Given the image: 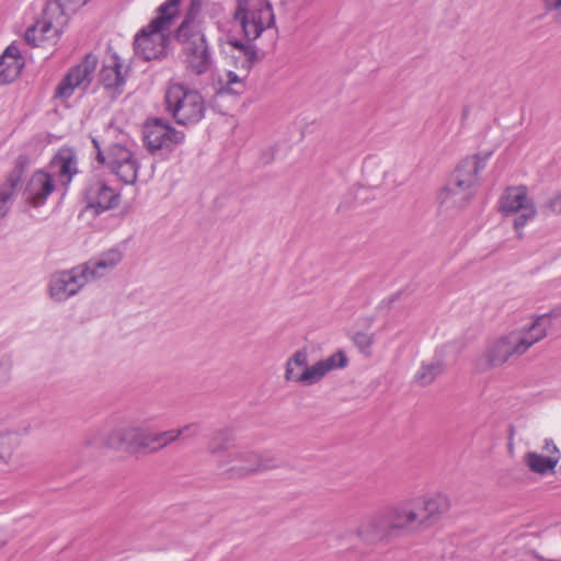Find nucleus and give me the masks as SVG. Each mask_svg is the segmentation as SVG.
<instances>
[{"instance_id":"obj_1","label":"nucleus","mask_w":561,"mask_h":561,"mask_svg":"<svg viewBox=\"0 0 561 561\" xmlns=\"http://www.w3.org/2000/svg\"><path fill=\"white\" fill-rule=\"evenodd\" d=\"M547 322V316H541L522 328L501 335L476 358V368L479 371H486L503 366L513 357L524 355L533 345L546 337Z\"/></svg>"},{"instance_id":"obj_2","label":"nucleus","mask_w":561,"mask_h":561,"mask_svg":"<svg viewBox=\"0 0 561 561\" xmlns=\"http://www.w3.org/2000/svg\"><path fill=\"white\" fill-rule=\"evenodd\" d=\"M83 444L88 447L126 451L157 453L165 448L162 432H152L140 425L93 430L85 435Z\"/></svg>"},{"instance_id":"obj_3","label":"nucleus","mask_w":561,"mask_h":561,"mask_svg":"<svg viewBox=\"0 0 561 561\" xmlns=\"http://www.w3.org/2000/svg\"><path fill=\"white\" fill-rule=\"evenodd\" d=\"M492 152L478 153L463 159L446 186L438 194L442 209L460 210L468 206L478 185V174L484 169Z\"/></svg>"},{"instance_id":"obj_4","label":"nucleus","mask_w":561,"mask_h":561,"mask_svg":"<svg viewBox=\"0 0 561 561\" xmlns=\"http://www.w3.org/2000/svg\"><path fill=\"white\" fill-rule=\"evenodd\" d=\"M175 38L181 45L186 69L197 76L210 71L214 59L204 27L190 13L176 30Z\"/></svg>"},{"instance_id":"obj_5","label":"nucleus","mask_w":561,"mask_h":561,"mask_svg":"<svg viewBox=\"0 0 561 561\" xmlns=\"http://www.w3.org/2000/svg\"><path fill=\"white\" fill-rule=\"evenodd\" d=\"M180 2L168 0L158 9V15L144 27L135 38V51L146 60L160 58L165 54L168 32L179 13Z\"/></svg>"},{"instance_id":"obj_6","label":"nucleus","mask_w":561,"mask_h":561,"mask_svg":"<svg viewBox=\"0 0 561 561\" xmlns=\"http://www.w3.org/2000/svg\"><path fill=\"white\" fill-rule=\"evenodd\" d=\"M278 466L277 457L271 451L236 448L227 457L219 458V469L229 478L242 479Z\"/></svg>"},{"instance_id":"obj_7","label":"nucleus","mask_w":561,"mask_h":561,"mask_svg":"<svg viewBox=\"0 0 561 561\" xmlns=\"http://www.w3.org/2000/svg\"><path fill=\"white\" fill-rule=\"evenodd\" d=\"M69 8L70 0H48L44 10V19L36 21L25 31V42L35 47L45 42L56 43L68 25Z\"/></svg>"},{"instance_id":"obj_8","label":"nucleus","mask_w":561,"mask_h":561,"mask_svg":"<svg viewBox=\"0 0 561 561\" xmlns=\"http://www.w3.org/2000/svg\"><path fill=\"white\" fill-rule=\"evenodd\" d=\"M164 99L167 111L179 125L197 124L205 115L203 96L181 83L170 84Z\"/></svg>"},{"instance_id":"obj_9","label":"nucleus","mask_w":561,"mask_h":561,"mask_svg":"<svg viewBox=\"0 0 561 561\" xmlns=\"http://www.w3.org/2000/svg\"><path fill=\"white\" fill-rule=\"evenodd\" d=\"M499 210L504 217H511L518 239L524 237L523 229L533 221L538 211L534 199L524 185L510 186L499 199Z\"/></svg>"},{"instance_id":"obj_10","label":"nucleus","mask_w":561,"mask_h":561,"mask_svg":"<svg viewBox=\"0 0 561 561\" xmlns=\"http://www.w3.org/2000/svg\"><path fill=\"white\" fill-rule=\"evenodd\" d=\"M244 36L254 41L274 25V13L267 0H239L233 14Z\"/></svg>"},{"instance_id":"obj_11","label":"nucleus","mask_w":561,"mask_h":561,"mask_svg":"<svg viewBox=\"0 0 561 561\" xmlns=\"http://www.w3.org/2000/svg\"><path fill=\"white\" fill-rule=\"evenodd\" d=\"M92 142L96 149V160L100 163L106 164L110 171L123 183L134 184L136 182L139 163L134 152L128 147L114 144L104 152L96 138H93Z\"/></svg>"},{"instance_id":"obj_12","label":"nucleus","mask_w":561,"mask_h":561,"mask_svg":"<svg viewBox=\"0 0 561 561\" xmlns=\"http://www.w3.org/2000/svg\"><path fill=\"white\" fill-rule=\"evenodd\" d=\"M123 260V252L113 248L98 257L72 268V295L87 283L108 275Z\"/></svg>"},{"instance_id":"obj_13","label":"nucleus","mask_w":561,"mask_h":561,"mask_svg":"<svg viewBox=\"0 0 561 561\" xmlns=\"http://www.w3.org/2000/svg\"><path fill=\"white\" fill-rule=\"evenodd\" d=\"M231 44L239 49L240 57L242 58L239 71L227 70L219 76L218 93H227L240 95L245 91V80L248 78L251 67L259 60L257 53L253 45L243 44L236 39Z\"/></svg>"},{"instance_id":"obj_14","label":"nucleus","mask_w":561,"mask_h":561,"mask_svg":"<svg viewBox=\"0 0 561 561\" xmlns=\"http://www.w3.org/2000/svg\"><path fill=\"white\" fill-rule=\"evenodd\" d=\"M83 209L79 213L80 220L90 221L101 213L116 207L119 194L101 181L90 183L82 193Z\"/></svg>"},{"instance_id":"obj_15","label":"nucleus","mask_w":561,"mask_h":561,"mask_svg":"<svg viewBox=\"0 0 561 561\" xmlns=\"http://www.w3.org/2000/svg\"><path fill=\"white\" fill-rule=\"evenodd\" d=\"M144 139L148 150L154 153L161 149L171 150L184 139V134L162 118H153L144 126Z\"/></svg>"},{"instance_id":"obj_16","label":"nucleus","mask_w":561,"mask_h":561,"mask_svg":"<svg viewBox=\"0 0 561 561\" xmlns=\"http://www.w3.org/2000/svg\"><path fill=\"white\" fill-rule=\"evenodd\" d=\"M347 357L343 351H337L334 354L316 362L312 365L306 364L300 371L298 383L301 386H312L321 381L329 373L344 368L347 365Z\"/></svg>"},{"instance_id":"obj_17","label":"nucleus","mask_w":561,"mask_h":561,"mask_svg":"<svg viewBox=\"0 0 561 561\" xmlns=\"http://www.w3.org/2000/svg\"><path fill=\"white\" fill-rule=\"evenodd\" d=\"M394 531L415 530L423 525V515L419 512L415 499L398 503L386 510Z\"/></svg>"},{"instance_id":"obj_18","label":"nucleus","mask_w":561,"mask_h":561,"mask_svg":"<svg viewBox=\"0 0 561 561\" xmlns=\"http://www.w3.org/2000/svg\"><path fill=\"white\" fill-rule=\"evenodd\" d=\"M357 536L365 542L375 543L393 534L386 510L365 518L356 529Z\"/></svg>"},{"instance_id":"obj_19","label":"nucleus","mask_w":561,"mask_h":561,"mask_svg":"<svg viewBox=\"0 0 561 561\" xmlns=\"http://www.w3.org/2000/svg\"><path fill=\"white\" fill-rule=\"evenodd\" d=\"M54 188L55 182L51 174L44 171H36L31 176L23 195L27 204L33 207H39L45 204Z\"/></svg>"},{"instance_id":"obj_20","label":"nucleus","mask_w":561,"mask_h":561,"mask_svg":"<svg viewBox=\"0 0 561 561\" xmlns=\"http://www.w3.org/2000/svg\"><path fill=\"white\" fill-rule=\"evenodd\" d=\"M24 58L15 42L11 43L0 55V84L14 81L24 67Z\"/></svg>"},{"instance_id":"obj_21","label":"nucleus","mask_w":561,"mask_h":561,"mask_svg":"<svg viewBox=\"0 0 561 561\" xmlns=\"http://www.w3.org/2000/svg\"><path fill=\"white\" fill-rule=\"evenodd\" d=\"M122 69L123 65L117 55H112L100 72V80L105 89L113 90L116 93L122 92V88L125 84V73H123Z\"/></svg>"},{"instance_id":"obj_22","label":"nucleus","mask_w":561,"mask_h":561,"mask_svg":"<svg viewBox=\"0 0 561 561\" xmlns=\"http://www.w3.org/2000/svg\"><path fill=\"white\" fill-rule=\"evenodd\" d=\"M99 64L96 55L85 54L82 60L72 68V91L76 88L87 89L93 80Z\"/></svg>"},{"instance_id":"obj_23","label":"nucleus","mask_w":561,"mask_h":561,"mask_svg":"<svg viewBox=\"0 0 561 561\" xmlns=\"http://www.w3.org/2000/svg\"><path fill=\"white\" fill-rule=\"evenodd\" d=\"M419 512L423 515V525L431 518H434L449 508V501L444 495L433 497L415 499Z\"/></svg>"},{"instance_id":"obj_24","label":"nucleus","mask_w":561,"mask_h":561,"mask_svg":"<svg viewBox=\"0 0 561 561\" xmlns=\"http://www.w3.org/2000/svg\"><path fill=\"white\" fill-rule=\"evenodd\" d=\"M232 440L233 433L228 428L218 430L210 435L207 444V450L216 458L218 466L219 458L227 457L228 453H226V450Z\"/></svg>"},{"instance_id":"obj_25","label":"nucleus","mask_w":561,"mask_h":561,"mask_svg":"<svg viewBox=\"0 0 561 561\" xmlns=\"http://www.w3.org/2000/svg\"><path fill=\"white\" fill-rule=\"evenodd\" d=\"M70 271H60L51 274L49 279V297L55 301H65L70 296Z\"/></svg>"},{"instance_id":"obj_26","label":"nucleus","mask_w":561,"mask_h":561,"mask_svg":"<svg viewBox=\"0 0 561 561\" xmlns=\"http://www.w3.org/2000/svg\"><path fill=\"white\" fill-rule=\"evenodd\" d=\"M524 461L533 472L547 474L548 472L553 471L559 459L557 456H543L536 451H528L524 456Z\"/></svg>"},{"instance_id":"obj_27","label":"nucleus","mask_w":561,"mask_h":561,"mask_svg":"<svg viewBox=\"0 0 561 561\" xmlns=\"http://www.w3.org/2000/svg\"><path fill=\"white\" fill-rule=\"evenodd\" d=\"M308 359V354L306 350H298L296 351L287 360L285 364V373H284V379L286 381H291L298 383V377L300 375L299 369H304V366H306Z\"/></svg>"},{"instance_id":"obj_28","label":"nucleus","mask_w":561,"mask_h":561,"mask_svg":"<svg viewBox=\"0 0 561 561\" xmlns=\"http://www.w3.org/2000/svg\"><path fill=\"white\" fill-rule=\"evenodd\" d=\"M49 168L53 173H58L70 182V148H61L51 159Z\"/></svg>"},{"instance_id":"obj_29","label":"nucleus","mask_w":561,"mask_h":561,"mask_svg":"<svg viewBox=\"0 0 561 561\" xmlns=\"http://www.w3.org/2000/svg\"><path fill=\"white\" fill-rule=\"evenodd\" d=\"M444 370L440 362L423 364L415 374V381L421 386L431 385Z\"/></svg>"},{"instance_id":"obj_30","label":"nucleus","mask_w":561,"mask_h":561,"mask_svg":"<svg viewBox=\"0 0 561 561\" xmlns=\"http://www.w3.org/2000/svg\"><path fill=\"white\" fill-rule=\"evenodd\" d=\"M70 95V70H68L56 88L54 99L56 101V107L59 108L60 105H64L65 108H68L67 99Z\"/></svg>"},{"instance_id":"obj_31","label":"nucleus","mask_w":561,"mask_h":561,"mask_svg":"<svg viewBox=\"0 0 561 561\" xmlns=\"http://www.w3.org/2000/svg\"><path fill=\"white\" fill-rule=\"evenodd\" d=\"M14 451L12 436L9 433H0V466L11 461Z\"/></svg>"},{"instance_id":"obj_32","label":"nucleus","mask_w":561,"mask_h":561,"mask_svg":"<svg viewBox=\"0 0 561 561\" xmlns=\"http://www.w3.org/2000/svg\"><path fill=\"white\" fill-rule=\"evenodd\" d=\"M13 368V360L11 356H3L0 358V386L10 381Z\"/></svg>"},{"instance_id":"obj_33","label":"nucleus","mask_w":561,"mask_h":561,"mask_svg":"<svg viewBox=\"0 0 561 561\" xmlns=\"http://www.w3.org/2000/svg\"><path fill=\"white\" fill-rule=\"evenodd\" d=\"M354 343L362 352H368L370 346L374 343V337L371 334L364 333V332H357L354 335Z\"/></svg>"},{"instance_id":"obj_34","label":"nucleus","mask_w":561,"mask_h":561,"mask_svg":"<svg viewBox=\"0 0 561 561\" xmlns=\"http://www.w3.org/2000/svg\"><path fill=\"white\" fill-rule=\"evenodd\" d=\"M199 428L201 426L198 423H190L179 427L178 432H181V437L188 438L197 436Z\"/></svg>"},{"instance_id":"obj_35","label":"nucleus","mask_w":561,"mask_h":561,"mask_svg":"<svg viewBox=\"0 0 561 561\" xmlns=\"http://www.w3.org/2000/svg\"><path fill=\"white\" fill-rule=\"evenodd\" d=\"M547 12H553L558 21L561 20V0H541Z\"/></svg>"},{"instance_id":"obj_36","label":"nucleus","mask_w":561,"mask_h":561,"mask_svg":"<svg viewBox=\"0 0 561 561\" xmlns=\"http://www.w3.org/2000/svg\"><path fill=\"white\" fill-rule=\"evenodd\" d=\"M162 434H163L165 447H168L169 445L175 443L176 440H179L181 438V432H178V428L162 431Z\"/></svg>"},{"instance_id":"obj_37","label":"nucleus","mask_w":561,"mask_h":561,"mask_svg":"<svg viewBox=\"0 0 561 561\" xmlns=\"http://www.w3.org/2000/svg\"><path fill=\"white\" fill-rule=\"evenodd\" d=\"M542 451L547 454V456H557L560 460V451L552 439L546 438L542 446Z\"/></svg>"},{"instance_id":"obj_38","label":"nucleus","mask_w":561,"mask_h":561,"mask_svg":"<svg viewBox=\"0 0 561 561\" xmlns=\"http://www.w3.org/2000/svg\"><path fill=\"white\" fill-rule=\"evenodd\" d=\"M548 207L557 215H561V190L549 201Z\"/></svg>"},{"instance_id":"obj_39","label":"nucleus","mask_w":561,"mask_h":561,"mask_svg":"<svg viewBox=\"0 0 561 561\" xmlns=\"http://www.w3.org/2000/svg\"><path fill=\"white\" fill-rule=\"evenodd\" d=\"M90 0H72V4H77L78 7L85 5Z\"/></svg>"},{"instance_id":"obj_40","label":"nucleus","mask_w":561,"mask_h":561,"mask_svg":"<svg viewBox=\"0 0 561 561\" xmlns=\"http://www.w3.org/2000/svg\"><path fill=\"white\" fill-rule=\"evenodd\" d=\"M5 545L4 541H0V548H2Z\"/></svg>"}]
</instances>
